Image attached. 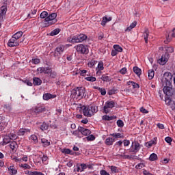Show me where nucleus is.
<instances>
[{"label": "nucleus", "mask_w": 175, "mask_h": 175, "mask_svg": "<svg viewBox=\"0 0 175 175\" xmlns=\"http://www.w3.org/2000/svg\"><path fill=\"white\" fill-rule=\"evenodd\" d=\"M137 24V22H136V21L133 22L130 25V26L126 29L125 31H128L129 32L132 31V29H133V28H135L136 27Z\"/></svg>", "instance_id": "27"}, {"label": "nucleus", "mask_w": 175, "mask_h": 175, "mask_svg": "<svg viewBox=\"0 0 175 175\" xmlns=\"http://www.w3.org/2000/svg\"><path fill=\"white\" fill-rule=\"evenodd\" d=\"M154 144H157V138H154L153 140H150L146 143V147L148 148H151Z\"/></svg>", "instance_id": "16"}, {"label": "nucleus", "mask_w": 175, "mask_h": 175, "mask_svg": "<svg viewBox=\"0 0 175 175\" xmlns=\"http://www.w3.org/2000/svg\"><path fill=\"white\" fill-rule=\"evenodd\" d=\"M150 36V31H148V29H145L144 33V38L145 40V43H148V36Z\"/></svg>", "instance_id": "20"}, {"label": "nucleus", "mask_w": 175, "mask_h": 175, "mask_svg": "<svg viewBox=\"0 0 175 175\" xmlns=\"http://www.w3.org/2000/svg\"><path fill=\"white\" fill-rule=\"evenodd\" d=\"M136 169H143L144 167V163H139L135 166Z\"/></svg>", "instance_id": "55"}, {"label": "nucleus", "mask_w": 175, "mask_h": 175, "mask_svg": "<svg viewBox=\"0 0 175 175\" xmlns=\"http://www.w3.org/2000/svg\"><path fill=\"white\" fill-rule=\"evenodd\" d=\"M140 111H141V113H143L144 114H147L148 113V111L143 107L140 108Z\"/></svg>", "instance_id": "61"}, {"label": "nucleus", "mask_w": 175, "mask_h": 175, "mask_svg": "<svg viewBox=\"0 0 175 175\" xmlns=\"http://www.w3.org/2000/svg\"><path fill=\"white\" fill-rule=\"evenodd\" d=\"M49 75H50V77H51L52 79H55V77H57V72L51 70V72H49Z\"/></svg>", "instance_id": "49"}, {"label": "nucleus", "mask_w": 175, "mask_h": 175, "mask_svg": "<svg viewBox=\"0 0 175 175\" xmlns=\"http://www.w3.org/2000/svg\"><path fill=\"white\" fill-rule=\"evenodd\" d=\"M72 135H74V136H77V137H81L82 135L87 136V132H73Z\"/></svg>", "instance_id": "31"}, {"label": "nucleus", "mask_w": 175, "mask_h": 175, "mask_svg": "<svg viewBox=\"0 0 175 175\" xmlns=\"http://www.w3.org/2000/svg\"><path fill=\"white\" fill-rule=\"evenodd\" d=\"M41 131H47L49 129V125L46 122H43L40 126Z\"/></svg>", "instance_id": "41"}, {"label": "nucleus", "mask_w": 175, "mask_h": 175, "mask_svg": "<svg viewBox=\"0 0 175 175\" xmlns=\"http://www.w3.org/2000/svg\"><path fill=\"white\" fill-rule=\"evenodd\" d=\"M8 171L10 174L11 175H16L17 174V168L14 167V165H11L8 167Z\"/></svg>", "instance_id": "15"}, {"label": "nucleus", "mask_w": 175, "mask_h": 175, "mask_svg": "<svg viewBox=\"0 0 175 175\" xmlns=\"http://www.w3.org/2000/svg\"><path fill=\"white\" fill-rule=\"evenodd\" d=\"M106 23H107L106 21V16H104L101 22V25H103V27H105V25H106Z\"/></svg>", "instance_id": "64"}, {"label": "nucleus", "mask_w": 175, "mask_h": 175, "mask_svg": "<svg viewBox=\"0 0 175 175\" xmlns=\"http://www.w3.org/2000/svg\"><path fill=\"white\" fill-rule=\"evenodd\" d=\"M23 36V31H18L12 36V38L18 40V38Z\"/></svg>", "instance_id": "24"}, {"label": "nucleus", "mask_w": 175, "mask_h": 175, "mask_svg": "<svg viewBox=\"0 0 175 175\" xmlns=\"http://www.w3.org/2000/svg\"><path fill=\"white\" fill-rule=\"evenodd\" d=\"M109 108L107 106H104V109H103V111H104V113H105V114H107V113H110V109H109Z\"/></svg>", "instance_id": "62"}, {"label": "nucleus", "mask_w": 175, "mask_h": 175, "mask_svg": "<svg viewBox=\"0 0 175 175\" xmlns=\"http://www.w3.org/2000/svg\"><path fill=\"white\" fill-rule=\"evenodd\" d=\"M140 150V144L139 142H135L134 144V148L131 149V152H134L136 154V152H139Z\"/></svg>", "instance_id": "14"}, {"label": "nucleus", "mask_w": 175, "mask_h": 175, "mask_svg": "<svg viewBox=\"0 0 175 175\" xmlns=\"http://www.w3.org/2000/svg\"><path fill=\"white\" fill-rule=\"evenodd\" d=\"M6 12H8V7L6 5L1 6L0 8V16H5Z\"/></svg>", "instance_id": "22"}, {"label": "nucleus", "mask_w": 175, "mask_h": 175, "mask_svg": "<svg viewBox=\"0 0 175 175\" xmlns=\"http://www.w3.org/2000/svg\"><path fill=\"white\" fill-rule=\"evenodd\" d=\"M109 109H113L116 106V103L113 100L111 101H107L105 105Z\"/></svg>", "instance_id": "23"}, {"label": "nucleus", "mask_w": 175, "mask_h": 175, "mask_svg": "<svg viewBox=\"0 0 175 175\" xmlns=\"http://www.w3.org/2000/svg\"><path fill=\"white\" fill-rule=\"evenodd\" d=\"M127 84H128V85H131H131L133 86V88H134V89L140 88V86L139 85L138 83H136L133 81H129L127 82Z\"/></svg>", "instance_id": "32"}, {"label": "nucleus", "mask_w": 175, "mask_h": 175, "mask_svg": "<svg viewBox=\"0 0 175 175\" xmlns=\"http://www.w3.org/2000/svg\"><path fill=\"white\" fill-rule=\"evenodd\" d=\"M154 76H155V72L154 70H149L148 72V77L149 80H152V79H154Z\"/></svg>", "instance_id": "26"}, {"label": "nucleus", "mask_w": 175, "mask_h": 175, "mask_svg": "<svg viewBox=\"0 0 175 175\" xmlns=\"http://www.w3.org/2000/svg\"><path fill=\"white\" fill-rule=\"evenodd\" d=\"M20 44V42L17 40H14V38H12L9 40L8 45L9 47H16Z\"/></svg>", "instance_id": "9"}, {"label": "nucleus", "mask_w": 175, "mask_h": 175, "mask_svg": "<svg viewBox=\"0 0 175 175\" xmlns=\"http://www.w3.org/2000/svg\"><path fill=\"white\" fill-rule=\"evenodd\" d=\"M117 125L120 128H122V126H124V122L122 120H118L117 121Z\"/></svg>", "instance_id": "52"}, {"label": "nucleus", "mask_w": 175, "mask_h": 175, "mask_svg": "<svg viewBox=\"0 0 175 175\" xmlns=\"http://www.w3.org/2000/svg\"><path fill=\"white\" fill-rule=\"evenodd\" d=\"M173 139H172V137H166L165 138V141L166 142V143H168L169 144H170V143H172Z\"/></svg>", "instance_id": "59"}, {"label": "nucleus", "mask_w": 175, "mask_h": 175, "mask_svg": "<svg viewBox=\"0 0 175 175\" xmlns=\"http://www.w3.org/2000/svg\"><path fill=\"white\" fill-rule=\"evenodd\" d=\"M57 13L50 14L45 19L44 26L45 27H50V25H53V24H55L57 23Z\"/></svg>", "instance_id": "4"}, {"label": "nucleus", "mask_w": 175, "mask_h": 175, "mask_svg": "<svg viewBox=\"0 0 175 175\" xmlns=\"http://www.w3.org/2000/svg\"><path fill=\"white\" fill-rule=\"evenodd\" d=\"M3 108L8 110V111H10V110H12V107L9 104L4 105Z\"/></svg>", "instance_id": "58"}, {"label": "nucleus", "mask_w": 175, "mask_h": 175, "mask_svg": "<svg viewBox=\"0 0 175 175\" xmlns=\"http://www.w3.org/2000/svg\"><path fill=\"white\" fill-rule=\"evenodd\" d=\"M38 71L40 72V73H44L45 75H49V73H51V68L50 67L46 68H38Z\"/></svg>", "instance_id": "11"}, {"label": "nucleus", "mask_w": 175, "mask_h": 175, "mask_svg": "<svg viewBox=\"0 0 175 175\" xmlns=\"http://www.w3.org/2000/svg\"><path fill=\"white\" fill-rule=\"evenodd\" d=\"M164 49L167 54H169V53H174V49L172 46H165Z\"/></svg>", "instance_id": "34"}, {"label": "nucleus", "mask_w": 175, "mask_h": 175, "mask_svg": "<svg viewBox=\"0 0 175 175\" xmlns=\"http://www.w3.org/2000/svg\"><path fill=\"white\" fill-rule=\"evenodd\" d=\"M103 69H105L103 67V62H99L96 68V70H103Z\"/></svg>", "instance_id": "40"}, {"label": "nucleus", "mask_w": 175, "mask_h": 175, "mask_svg": "<svg viewBox=\"0 0 175 175\" xmlns=\"http://www.w3.org/2000/svg\"><path fill=\"white\" fill-rule=\"evenodd\" d=\"M165 103L168 106H170V105H172V103H173V101L172 100V99H170V96H167L165 98Z\"/></svg>", "instance_id": "46"}, {"label": "nucleus", "mask_w": 175, "mask_h": 175, "mask_svg": "<svg viewBox=\"0 0 175 175\" xmlns=\"http://www.w3.org/2000/svg\"><path fill=\"white\" fill-rule=\"evenodd\" d=\"M98 91L99 92H100L101 95H106V89L105 88H98Z\"/></svg>", "instance_id": "51"}, {"label": "nucleus", "mask_w": 175, "mask_h": 175, "mask_svg": "<svg viewBox=\"0 0 175 175\" xmlns=\"http://www.w3.org/2000/svg\"><path fill=\"white\" fill-rule=\"evenodd\" d=\"M173 76L170 72H165L163 85L164 86L163 91L166 96H173L174 94V88H173Z\"/></svg>", "instance_id": "1"}, {"label": "nucleus", "mask_w": 175, "mask_h": 175, "mask_svg": "<svg viewBox=\"0 0 175 175\" xmlns=\"http://www.w3.org/2000/svg\"><path fill=\"white\" fill-rule=\"evenodd\" d=\"M30 139L33 140L34 143H38V137L35 135H31L30 137Z\"/></svg>", "instance_id": "50"}, {"label": "nucleus", "mask_w": 175, "mask_h": 175, "mask_svg": "<svg viewBox=\"0 0 175 175\" xmlns=\"http://www.w3.org/2000/svg\"><path fill=\"white\" fill-rule=\"evenodd\" d=\"M33 85H40L42 84V79L38 77L33 78Z\"/></svg>", "instance_id": "21"}, {"label": "nucleus", "mask_w": 175, "mask_h": 175, "mask_svg": "<svg viewBox=\"0 0 175 175\" xmlns=\"http://www.w3.org/2000/svg\"><path fill=\"white\" fill-rule=\"evenodd\" d=\"M85 80L94 83V81H96V78L95 77H88L85 78Z\"/></svg>", "instance_id": "42"}, {"label": "nucleus", "mask_w": 175, "mask_h": 175, "mask_svg": "<svg viewBox=\"0 0 175 175\" xmlns=\"http://www.w3.org/2000/svg\"><path fill=\"white\" fill-rule=\"evenodd\" d=\"M41 143L44 144V147H49V146H50V142L46 139H42Z\"/></svg>", "instance_id": "36"}, {"label": "nucleus", "mask_w": 175, "mask_h": 175, "mask_svg": "<svg viewBox=\"0 0 175 175\" xmlns=\"http://www.w3.org/2000/svg\"><path fill=\"white\" fill-rule=\"evenodd\" d=\"M76 50L78 53H80V54H88V46L79 44L77 46Z\"/></svg>", "instance_id": "6"}, {"label": "nucleus", "mask_w": 175, "mask_h": 175, "mask_svg": "<svg viewBox=\"0 0 175 175\" xmlns=\"http://www.w3.org/2000/svg\"><path fill=\"white\" fill-rule=\"evenodd\" d=\"M48 16H49V12H47L46 11H43L40 14V18H46Z\"/></svg>", "instance_id": "44"}, {"label": "nucleus", "mask_w": 175, "mask_h": 175, "mask_svg": "<svg viewBox=\"0 0 175 175\" xmlns=\"http://www.w3.org/2000/svg\"><path fill=\"white\" fill-rule=\"evenodd\" d=\"M61 32V29H55L53 31L51 32V36H55V35H58Z\"/></svg>", "instance_id": "38"}, {"label": "nucleus", "mask_w": 175, "mask_h": 175, "mask_svg": "<svg viewBox=\"0 0 175 175\" xmlns=\"http://www.w3.org/2000/svg\"><path fill=\"white\" fill-rule=\"evenodd\" d=\"M85 90L83 87H77L71 91V96L74 98H83Z\"/></svg>", "instance_id": "5"}, {"label": "nucleus", "mask_w": 175, "mask_h": 175, "mask_svg": "<svg viewBox=\"0 0 175 175\" xmlns=\"http://www.w3.org/2000/svg\"><path fill=\"white\" fill-rule=\"evenodd\" d=\"M110 169H111V173H113V174L114 173H118V172H120L118 168H117V167H116V166H111Z\"/></svg>", "instance_id": "45"}, {"label": "nucleus", "mask_w": 175, "mask_h": 175, "mask_svg": "<svg viewBox=\"0 0 175 175\" xmlns=\"http://www.w3.org/2000/svg\"><path fill=\"white\" fill-rule=\"evenodd\" d=\"M26 174L28 175H44V174L40 172H38V171H28Z\"/></svg>", "instance_id": "28"}, {"label": "nucleus", "mask_w": 175, "mask_h": 175, "mask_svg": "<svg viewBox=\"0 0 175 175\" xmlns=\"http://www.w3.org/2000/svg\"><path fill=\"white\" fill-rule=\"evenodd\" d=\"M115 118H117V117L115 116H109L107 115H104L102 116V120L104 121H111V120H115Z\"/></svg>", "instance_id": "19"}, {"label": "nucleus", "mask_w": 175, "mask_h": 175, "mask_svg": "<svg viewBox=\"0 0 175 175\" xmlns=\"http://www.w3.org/2000/svg\"><path fill=\"white\" fill-rule=\"evenodd\" d=\"M11 140H12V139L10 138V136L4 137V138L3 139V146H6V144H9V143H10Z\"/></svg>", "instance_id": "25"}, {"label": "nucleus", "mask_w": 175, "mask_h": 175, "mask_svg": "<svg viewBox=\"0 0 175 175\" xmlns=\"http://www.w3.org/2000/svg\"><path fill=\"white\" fill-rule=\"evenodd\" d=\"M110 136H113V137H114L115 139H121V138L124 137V135H122L120 133H113L111 134Z\"/></svg>", "instance_id": "29"}, {"label": "nucleus", "mask_w": 175, "mask_h": 175, "mask_svg": "<svg viewBox=\"0 0 175 175\" xmlns=\"http://www.w3.org/2000/svg\"><path fill=\"white\" fill-rule=\"evenodd\" d=\"M95 139L96 137L94 135H89L88 136L86 137V140H88V142H94Z\"/></svg>", "instance_id": "39"}, {"label": "nucleus", "mask_w": 175, "mask_h": 175, "mask_svg": "<svg viewBox=\"0 0 175 175\" xmlns=\"http://www.w3.org/2000/svg\"><path fill=\"white\" fill-rule=\"evenodd\" d=\"M100 175H110V173L107 172V171H106L105 170H101L100 171Z\"/></svg>", "instance_id": "56"}, {"label": "nucleus", "mask_w": 175, "mask_h": 175, "mask_svg": "<svg viewBox=\"0 0 175 175\" xmlns=\"http://www.w3.org/2000/svg\"><path fill=\"white\" fill-rule=\"evenodd\" d=\"M54 98H57V96L50 93H45L43 95L44 100H49V99H54Z\"/></svg>", "instance_id": "13"}, {"label": "nucleus", "mask_w": 175, "mask_h": 175, "mask_svg": "<svg viewBox=\"0 0 175 175\" xmlns=\"http://www.w3.org/2000/svg\"><path fill=\"white\" fill-rule=\"evenodd\" d=\"M10 137L11 139V140H16V139H17V135L14 133H11Z\"/></svg>", "instance_id": "53"}, {"label": "nucleus", "mask_w": 175, "mask_h": 175, "mask_svg": "<svg viewBox=\"0 0 175 175\" xmlns=\"http://www.w3.org/2000/svg\"><path fill=\"white\" fill-rule=\"evenodd\" d=\"M100 79V80H102L103 81H105L106 83L111 81V78L107 74L103 75Z\"/></svg>", "instance_id": "17"}, {"label": "nucleus", "mask_w": 175, "mask_h": 175, "mask_svg": "<svg viewBox=\"0 0 175 175\" xmlns=\"http://www.w3.org/2000/svg\"><path fill=\"white\" fill-rule=\"evenodd\" d=\"M116 142V139L113 137H108L105 139V144L107 146H113V143Z\"/></svg>", "instance_id": "18"}, {"label": "nucleus", "mask_w": 175, "mask_h": 175, "mask_svg": "<svg viewBox=\"0 0 175 175\" xmlns=\"http://www.w3.org/2000/svg\"><path fill=\"white\" fill-rule=\"evenodd\" d=\"M117 90H116V89L113 88L109 90L108 92V95H114V94H116V92Z\"/></svg>", "instance_id": "57"}, {"label": "nucleus", "mask_w": 175, "mask_h": 175, "mask_svg": "<svg viewBox=\"0 0 175 175\" xmlns=\"http://www.w3.org/2000/svg\"><path fill=\"white\" fill-rule=\"evenodd\" d=\"M113 49L116 50L118 53H122V47H121L120 45H113Z\"/></svg>", "instance_id": "37"}, {"label": "nucleus", "mask_w": 175, "mask_h": 175, "mask_svg": "<svg viewBox=\"0 0 175 175\" xmlns=\"http://www.w3.org/2000/svg\"><path fill=\"white\" fill-rule=\"evenodd\" d=\"M10 148L12 150H15L16 147H17V142H12L10 144Z\"/></svg>", "instance_id": "47"}, {"label": "nucleus", "mask_w": 175, "mask_h": 175, "mask_svg": "<svg viewBox=\"0 0 175 175\" xmlns=\"http://www.w3.org/2000/svg\"><path fill=\"white\" fill-rule=\"evenodd\" d=\"M157 159H158V155H157V154L152 153L150 155L149 160L154 161H157Z\"/></svg>", "instance_id": "35"}, {"label": "nucleus", "mask_w": 175, "mask_h": 175, "mask_svg": "<svg viewBox=\"0 0 175 175\" xmlns=\"http://www.w3.org/2000/svg\"><path fill=\"white\" fill-rule=\"evenodd\" d=\"M20 167H22L23 169L27 170V169H31V165L25 163V164H21L20 165Z\"/></svg>", "instance_id": "48"}, {"label": "nucleus", "mask_w": 175, "mask_h": 175, "mask_svg": "<svg viewBox=\"0 0 175 175\" xmlns=\"http://www.w3.org/2000/svg\"><path fill=\"white\" fill-rule=\"evenodd\" d=\"M13 161H15V162L20 163V162H23V159L21 158H17V157H14Z\"/></svg>", "instance_id": "60"}, {"label": "nucleus", "mask_w": 175, "mask_h": 175, "mask_svg": "<svg viewBox=\"0 0 175 175\" xmlns=\"http://www.w3.org/2000/svg\"><path fill=\"white\" fill-rule=\"evenodd\" d=\"M87 169V164L81 163V165L77 164L76 168L74 170H77V172H83Z\"/></svg>", "instance_id": "12"}, {"label": "nucleus", "mask_w": 175, "mask_h": 175, "mask_svg": "<svg viewBox=\"0 0 175 175\" xmlns=\"http://www.w3.org/2000/svg\"><path fill=\"white\" fill-rule=\"evenodd\" d=\"M43 111H46V108H44V107H36L34 109H33L32 110V113L33 114H39L40 113H43Z\"/></svg>", "instance_id": "10"}, {"label": "nucleus", "mask_w": 175, "mask_h": 175, "mask_svg": "<svg viewBox=\"0 0 175 175\" xmlns=\"http://www.w3.org/2000/svg\"><path fill=\"white\" fill-rule=\"evenodd\" d=\"M80 111H83L85 117H92L96 113H98V107L95 105H82L79 107Z\"/></svg>", "instance_id": "2"}, {"label": "nucleus", "mask_w": 175, "mask_h": 175, "mask_svg": "<svg viewBox=\"0 0 175 175\" xmlns=\"http://www.w3.org/2000/svg\"><path fill=\"white\" fill-rule=\"evenodd\" d=\"M133 70L134 72V73H135V75H137V76H140V75H142V70L140 68H139V67L135 66L133 68Z\"/></svg>", "instance_id": "30"}, {"label": "nucleus", "mask_w": 175, "mask_h": 175, "mask_svg": "<svg viewBox=\"0 0 175 175\" xmlns=\"http://www.w3.org/2000/svg\"><path fill=\"white\" fill-rule=\"evenodd\" d=\"M65 50V46L59 45L55 50V57H59Z\"/></svg>", "instance_id": "8"}, {"label": "nucleus", "mask_w": 175, "mask_h": 175, "mask_svg": "<svg viewBox=\"0 0 175 175\" xmlns=\"http://www.w3.org/2000/svg\"><path fill=\"white\" fill-rule=\"evenodd\" d=\"M87 40V36L85 34H80L77 36H73L68 37L67 40L69 43H81V42H84V40Z\"/></svg>", "instance_id": "3"}, {"label": "nucleus", "mask_w": 175, "mask_h": 175, "mask_svg": "<svg viewBox=\"0 0 175 175\" xmlns=\"http://www.w3.org/2000/svg\"><path fill=\"white\" fill-rule=\"evenodd\" d=\"M167 61H169V53H165L161 56V58L159 59V63L160 65H165Z\"/></svg>", "instance_id": "7"}, {"label": "nucleus", "mask_w": 175, "mask_h": 175, "mask_svg": "<svg viewBox=\"0 0 175 175\" xmlns=\"http://www.w3.org/2000/svg\"><path fill=\"white\" fill-rule=\"evenodd\" d=\"M78 132H91L88 129L83 128L82 126L78 127Z\"/></svg>", "instance_id": "43"}, {"label": "nucleus", "mask_w": 175, "mask_h": 175, "mask_svg": "<svg viewBox=\"0 0 175 175\" xmlns=\"http://www.w3.org/2000/svg\"><path fill=\"white\" fill-rule=\"evenodd\" d=\"M121 75H125L126 73V68L124 67L120 70Z\"/></svg>", "instance_id": "63"}, {"label": "nucleus", "mask_w": 175, "mask_h": 175, "mask_svg": "<svg viewBox=\"0 0 175 175\" xmlns=\"http://www.w3.org/2000/svg\"><path fill=\"white\" fill-rule=\"evenodd\" d=\"M62 152L63 154H70V155H73V151L69 148L62 149Z\"/></svg>", "instance_id": "33"}, {"label": "nucleus", "mask_w": 175, "mask_h": 175, "mask_svg": "<svg viewBox=\"0 0 175 175\" xmlns=\"http://www.w3.org/2000/svg\"><path fill=\"white\" fill-rule=\"evenodd\" d=\"M97 62H95L94 60H92L88 63L89 68H93V66L96 64Z\"/></svg>", "instance_id": "54"}]
</instances>
